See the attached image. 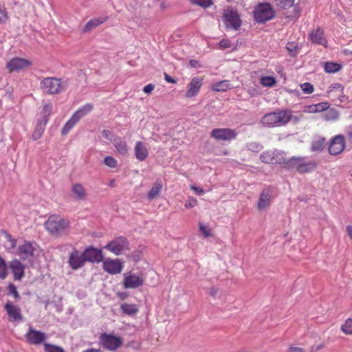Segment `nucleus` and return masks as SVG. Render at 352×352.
Segmentation results:
<instances>
[{"label":"nucleus","instance_id":"20","mask_svg":"<svg viewBox=\"0 0 352 352\" xmlns=\"http://www.w3.org/2000/svg\"><path fill=\"white\" fill-rule=\"evenodd\" d=\"M203 78L196 76L191 79L188 85V89L186 92V97L190 98L196 96L203 85Z\"/></svg>","mask_w":352,"mask_h":352},{"label":"nucleus","instance_id":"39","mask_svg":"<svg viewBox=\"0 0 352 352\" xmlns=\"http://www.w3.org/2000/svg\"><path fill=\"white\" fill-rule=\"evenodd\" d=\"M323 117L327 121L336 120L339 117V113L334 109H330L323 115Z\"/></svg>","mask_w":352,"mask_h":352},{"label":"nucleus","instance_id":"48","mask_svg":"<svg viewBox=\"0 0 352 352\" xmlns=\"http://www.w3.org/2000/svg\"><path fill=\"white\" fill-rule=\"evenodd\" d=\"M247 148L252 152L257 153L261 150L262 146L256 142H250L247 144Z\"/></svg>","mask_w":352,"mask_h":352},{"label":"nucleus","instance_id":"59","mask_svg":"<svg viewBox=\"0 0 352 352\" xmlns=\"http://www.w3.org/2000/svg\"><path fill=\"white\" fill-rule=\"evenodd\" d=\"M190 188L195 191V193L201 195L202 194H204V190L203 188H199V187H197L195 186H190Z\"/></svg>","mask_w":352,"mask_h":352},{"label":"nucleus","instance_id":"15","mask_svg":"<svg viewBox=\"0 0 352 352\" xmlns=\"http://www.w3.org/2000/svg\"><path fill=\"white\" fill-rule=\"evenodd\" d=\"M102 267L109 274H118L122 271L123 265L119 259L107 258L102 261Z\"/></svg>","mask_w":352,"mask_h":352},{"label":"nucleus","instance_id":"30","mask_svg":"<svg viewBox=\"0 0 352 352\" xmlns=\"http://www.w3.org/2000/svg\"><path fill=\"white\" fill-rule=\"evenodd\" d=\"M231 88L232 85L228 80H221L211 85L212 90L217 92L226 91Z\"/></svg>","mask_w":352,"mask_h":352},{"label":"nucleus","instance_id":"35","mask_svg":"<svg viewBox=\"0 0 352 352\" xmlns=\"http://www.w3.org/2000/svg\"><path fill=\"white\" fill-rule=\"evenodd\" d=\"M324 69L327 73H335L341 69V65L333 62H327L324 65Z\"/></svg>","mask_w":352,"mask_h":352},{"label":"nucleus","instance_id":"14","mask_svg":"<svg viewBox=\"0 0 352 352\" xmlns=\"http://www.w3.org/2000/svg\"><path fill=\"white\" fill-rule=\"evenodd\" d=\"M144 279L142 276L132 272H127L124 274L123 287L125 289H135L142 286Z\"/></svg>","mask_w":352,"mask_h":352},{"label":"nucleus","instance_id":"31","mask_svg":"<svg viewBox=\"0 0 352 352\" xmlns=\"http://www.w3.org/2000/svg\"><path fill=\"white\" fill-rule=\"evenodd\" d=\"M46 120H38L32 133V138L37 140L41 138L46 126Z\"/></svg>","mask_w":352,"mask_h":352},{"label":"nucleus","instance_id":"2","mask_svg":"<svg viewBox=\"0 0 352 352\" xmlns=\"http://www.w3.org/2000/svg\"><path fill=\"white\" fill-rule=\"evenodd\" d=\"M70 221L58 214L50 215L44 223L45 228L53 236H60L67 232Z\"/></svg>","mask_w":352,"mask_h":352},{"label":"nucleus","instance_id":"8","mask_svg":"<svg viewBox=\"0 0 352 352\" xmlns=\"http://www.w3.org/2000/svg\"><path fill=\"white\" fill-rule=\"evenodd\" d=\"M223 21L226 28L237 30L241 25L240 16L236 10H226L223 14Z\"/></svg>","mask_w":352,"mask_h":352},{"label":"nucleus","instance_id":"62","mask_svg":"<svg viewBox=\"0 0 352 352\" xmlns=\"http://www.w3.org/2000/svg\"><path fill=\"white\" fill-rule=\"evenodd\" d=\"M189 64L192 67H197L198 66V61L196 60H190Z\"/></svg>","mask_w":352,"mask_h":352},{"label":"nucleus","instance_id":"17","mask_svg":"<svg viewBox=\"0 0 352 352\" xmlns=\"http://www.w3.org/2000/svg\"><path fill=\"white\" fill-rule=\"evenodd\" d=\"M35 248L32 243L24 241L22 244L19 245L16 254L22 260H31Z\"/></svg>","mask_w":352,"mask_h":352},{"label":"nucleus","instance_id":"55","mask_svg":"<svg viewBox=\"0 0 352 352\" xmlns=\"http://www.w3.org/2000/svg\"><path fill=\"white\" fill-rule=\"evenodd\" d=\"M303 111L308 113H316L315 104L305 106Z\"/></svg>","mask_w":352,"mask_h":352},{"label":"nucleus","instance_id":"12","mask_svg":"<svg viewBox=\"0 0 352 352\" xmlns=\"http://www.w3.org/2000/svg\"><path fill=\"white\" fill-rule=\"evenodd\" d=\"M346 146L345 138L342 135L333 137L329 146V153L331 155H337L343 152Z\"/></svg>","mask_w":352,"mask_h":352},{"label":"nucleus","instance_id":"29","mask_svg":"<svg viewBox=\"0 0 352 352\" xmlns=\"http://www.w3.org/2000/svg\"><path fill=\"white\" fill-rule=\"evenodd\" d=\"M163 187L162 182L160 179H157L153 184L151 190L147 194V197L149 200H153L157 198Z\"/></svg>","mask_w":352,"mask_h":352},{"label":"nucleus","instance_id":"41","mask_svg":"<svg viewBox=\"0 0 352 352\" xmlns=\"http://www.w3.org/2000/svg\"><path fill=\"white\" fill-rule=\"evenodd\" d=\"M8 274V269L6 261L0 256V279H5Z\"/></svg>","mask_w":352,"mask_h":352},{"label":"nucleus","instance_id":"11","mask_svg":"<svg viewBox=\"0 0 352 352\" xmlns=\"http://www.w3.org/2000/svg\"><path fill=\"white\" fill-rule=\"evenodd\" d=\"M260 159L265 164H285V159L283 154L277 151H266L260 155Z\"/></svg>","mask_w":352,"mask_h":352},{"label":"nucleus","instance_id":"63","mask_svg":"<svg viewBox=\"0 0 352 352\" xmlns=\"http://www.w3.org/2000/svg\"><path fill=\"white\" fill-rule=\"evenodd\" d=\"M82 352H102V351L99 349H95L94 348H91V349H86Z\"/></svg>","mask_w":352,"mask_h":352},{"label":"nucleus","instance_id":"7","mask_svg":"<svg viewBox=\"0 0 352 352\" xmlns=\"http://www.w3.org/2000/svg\"><path fill=\"white\" fill-rule=\"evenodd\" d=\"M32 65V61L28 59L20 57H14L7 62L6 68L9 73H12L25 70Z\"/></svg>","mask_w":352,"mask_h":352},{"label":"nucleus","instance_id":"24","mask_svg":"<svg viewBox=\"0 0 352 352\" xmlns=\"http://www.w3.org/2000/svg\"><path fill=\"white\" fill-rule=\"evenodd\" d=\"M71 191L73 197L79 201H84L87 199V192L84 186L80 183L73 184Z\"/></svg>","mask_w":352,"mask_h":352},{"label":"nucleus","instance_id":"60","mask_svg":"<svg viewBox=\"0 0 352 352\" xmlns=\"http://www.w3.org/2000/svg\"><path fill=\"white\" fill-rule=\"evenodd\" d=\"M289 352H305V350L303 348L301 347H297V346H290Z\"/></svg>","mask_w":352,"mask_h":352},{"label":"nucleus","instance_id":"56","mask_svg":"<svg viewBox=\"0 0 352 352\" xmlns=\"http://www.w3.org/2000/svg\"><path fill=\"white\" fill-rule=\"evenodd\" d=\"M102 136L108 140H111L112 133L109 130L104 129L102 131Z\"/></svg>","mask_w":352,"mask_h":352},{"label":"nucleus","instance_id":"37","mask_svg":"<svg viewBox=\"0 0 352 352\" xmlns=\"http://www.w3.org/2000/svg\"><path fill=\"white\" fill-rule=\"evenodd\" d=\"M52 104L51 103L45 104L41 111V114L43 116V118L40 120H46V124H47L48 122L49 117L52 113Z\"/></svg>","mask_w":352,"mask_h":352},{"label":"nucleus","instance_id":"16","mask_svg":"<svg viewBox=\"0 0 352 352\" xmlns=\"http://www.w3.org/2000/svg\"><path fill=\"white\" fill-rule=\"evenodd\" d=\"M25 338L30 344L39 345L45 340L46 335L43 332L30 328Z\"/></svg>","mask_w":352,"mask_h":352},{"label":"nucleus","instance_id":"22","mask_svg":"<svg viewBox=\"0 0 352 352\" xmlns=\"http://www.w3.org/2000/svg\"><path fill=\"white\" fill-rule=\"evenodd\" d=\"M309 39L315 44L321 45L327 47V41L324 37V31L321 28H318L315 30H312L309 34Z\"/></svg>","mask_w":352,"mask_h":352},{"label":"nucleus","instance_id":"52","mask_svg":"<svg viewBox=\"0 0 352 352\" xmlns=\"http://www.w3.org/2000/svg\"><path fill=\"white\" fill-rule=\"evenodd\" d=\"M286 47H287V50L291 54H292L293 56H295L298 52V47L295 45L294 43H292V42L288 43L287 44Z\"/></svg>","mask_w":352,"mask_h":352},{"label":"nucleus","instance_id":"58","mask_svg":"<svg viewBox=\"0 0 352 352\" xmlns=\"http://www.w3.org/2000/svg\"><path fill=\"white\" fill-rule=\"evenodd\" d=\"M164 79L167 82L175 84L177 82L176 80H175L173 77L169 76L168 74L164 73Z\"/></svg>","mask_w":352,"mask_h":352},{"label":"nucleus","instance_id":"6","mask_svg":"<svg viewBox=\"0 0 352 352\" xmlns=\"http://www.w3.org/2000/svg\"><path fill=\"white\" fill-rule=\"evenodd\" d=\"M121 338L106 333L99 337V344L105 349L111 351H116L122 345Z\"/></svg>","mask_w":352,"mask_h":352},{"label":"nucleus","instance_id":"42","mask_svg":"<svg viewBox=\"0 0 352 352\" xmlns=\"http://www.w3.org/2000/svg\"><path fill=\"white\" fill-rule=\"evenodd\" d=\"M45 352H65L64 349L55 344L43 343Z\"/></svg>","mask_w":352,"mask_h":352},{"label":"nucleus","instance_id":"26","mask_svg":"<svg viewBox=\"0 0 352 352\" xmlns=\"http://www.w3.org/2000/svg\"><path fill=\"white\" fill-rule=\"evenodd\" d=\"M344 93V87L340 83H334L331 85L328 91L327 94L329 96H338L340 101L342 102L345 96L343 95Z\"/></svg>","mask_w":352,"mask_h":352},{"label":"nucleus","instance_id":"23","mask_svg":"<svg viewBox=\"0 0 352 352\" xmlns=\"http://www.w3.org/2000/svg\"><path fill=\"white\" fill-rule=\"evenodd\" d=\"M134 154L138 160L143 162L148 156V148L144 142L138 141L134 146Z\"/></svg>","mask_w":352,"mask_h":352},{"label":"nucleus","instance_id":"32","mask_svg":"<svg viewBox=\"0 0 352 352\" xmlns=\"http://www.w3.org/2000/svg\"><path fill=\"white\" fill-rule=\"evenodd\" d=\"M94 108L91 103H87L83 107L79 108L73 116L79 121L82 117L90 113Z\"/></svg>","mask_w":352,"mask_h":352},{"label":"nucleus","instance_id":"4","mask_svg":"<svg viewBox=\"0 0 352 352\" xmlns=\"http://www.w3.org/2000/svg\"><path fill=\"white\" fill-rule=\"evenodd\" d=\"M275 10L269 3H260L254 10V17L256 22L263 23L275 16Z\"/></svg>","mask_w":352,"mask_h":352},{"label":"nucleus","instance_id":"3","mask_svg":"<svg viewBox=\"0 0 352 352\" xmlns=\"http://www.w3.org/2000/svg\"><path fill=\"white\" fill-rule=\"evenodd\" d=\"M315 161H307L304 157H292L285 162V167L288 169H295L300 174L314 171L317 167Z\"/></svg>","mask_w":352,"mask_h":352},{"label":"nucleus","instance_id":"18","mask_svg":"<svg viewBox=\"0 0 352 352\" xmlns=\"http://www.w3.org/2000/svg\"><path fill=\"white\" fill-rule=\"evenodd\" d=\"M85 258L83 253L80 252L76 249H74L69 254L68 263L72 270H78L82 267L85 264Z\"/></svg>","mask_w":352,"mask_h":352},{"label":"nucleus","instance_id":"43","mask_svg":"<svg viewBox=\"0 0 352 352\" xmlns=\"http://www.w3.org/2000/svg\"><path fill=\"white\" fill-rule=\"evenodd\" d=\"M276 5L282 9L287 10L292 7L294 0H274Z\"/></svg>","mask_w":352,"mask_h":352},{"label":"nucleus","instance_id":"36","mask_svg":"<svg viewBox=\"0 0 352 352\" xmlns=\"http://www.w3.org/2000/svg\"><path fill=\"white\" fill-rule=\"evenodd\" d=\"M260 83L263 87H272L276 85V80L273 76H265L261 78Z\"/></svg>","mask_w":352,"mask_h":352},{"label":"nucleus","instance_id":"13","mask_svg":"<svg viewBox=\"0 0 352 352\" xmlns=\"http://www.w3.org/2000/svg\"><path fill=\"white\" fill-rule=\"evenodd\" d=\"M4 309L8 316V320L11 322H19L23 320L21 309L14 305L10 301H8L4 305Z\"/></svg>","mask_w":352,"mask_h":352},{"label":"nucleus","instance_id":"38","mask_svg":"<svg viewBox=\"0 0 352 352\" xmlns=\"http://www.w3.org/2000/svg\"><path fill=\"white\" fill-rule=\"evenodd\" d=\"M341 331L346 335H352V318H347L341 326Z\"/></svg>","mask_w":352,"mask_h":352},{"label":"nucleus","instance_id":"44","mask_svg":"<svg viewBox=\"0 0 352 352\" xmlns=\"http://www.w3.org/2000/svg\"><path fill=\"white\" fill-rule=\"evenodd\" d=\"M6 248L9 251H11L16 248V240L14 239L10 234H6Z\"/></svg>","mask_w":352,"mask_h":352},{"label":"nucleus","instance_id":"10","mask_svg":"<svg viewBox=\"0 0 352 352\" xmlns=\"http://www.w3.org/2000/svg\"><path fill=\"white\" fill-rule=\"evenodd\" d=\"M41 87L44 91L50 94H56L62 88L60 80L54 77L45 78L41 82Z\"/></svg>","mask_w":352,"mask_h":352},{"label":"nucleus","instance_id":"34","mask_svg":"<svg viewBox=\"0 0 352 352\" xmlns=\"http://www.w3.org/2000/svg\"><path fill=\"white\" fill-rule=\"evenodd\" d=\"M78 120L72 115L71 118L65 123L62 129L61 134L66 135L76 124Z\"/></svg>","mask_w":352,"mask_h":352},{"label":"nucleus","instance_id":"50","mask_svg":"<svg viewBox=\"0 0 352 352\" xmlns=\"http://www.w3.org/2000/svg\"><path fill=\"white\" fill-rule=\"evenodd\" d=\"M199 226V230L201 232L202 234L204 236V237L208 238V237L212 236L211 230L209 228H208L206 226L200 223Z\"/></svg>","mask_w":352,"mask_h":352},{"label":"nucleus","instance_id":"54","mask_svg":"<svg viewBox=\"0 0 352 352\" xmlns=\"http://www.w3.org/2000/svg\"><path fill=\"white\" fill-rule=\"evenodd\" d=\"M219 45L220 48L227 49V48L231 47L232 43L229 39L223 38L220 41Z\"/></svg>","mask_w":352,"mask_h":352},{"label":"nucleus","instance_id":"28","mask_svg":"<svg viewBox=\"0 0 352 352\" xmlns=\"http://www.w3.org/2000/svg\"><path fill=\"white\" fill-rule=\"evenodd\" d=\"M113 145L116 148V152L122 156L127 155L129 147L126 141L122 140L120 137H117L113 140Z\"/></svg>","mask_w":352,"mask_h":352},{"label":"nucleus","instance_id":"51","mask_svg":"<svg viewBox=\"0 0 352 352\" xmlns=\"http://www.w3.org/2000/svg\"><path fill=\"white\" fill-rule=\"evenodd\" d=\"M8 294L12 295L15 299L19 298V294L17 291L16 286L10 283L8 287Z\"/></svg>","mask_w":352,"mask_h":352},{"label":"nucleus","instance_id":"47","mask_svg":"<svg viewBox=\"0 0 352 352\" xmlns=\"http://www.w3.org/2000/svg\"><path fill=\"white\" fill-rule=\"evenodd\" d=\"M330 104L327 102H322L318 104H315L316 113L322 112L329 109Z\"/></svg>","mask_w":352,"mask_h":352},{"label":"nucleus","instance_id":"9","mask_svg":"<svg viewBox=\"0 0 352 352\" xmlns=\"http://www.w3.org/2000/svg\"><path fill=\"white\" fill-rule=\"evenodd\" d=\"M104 248L116 255H120L122 252L129 249V242L126 237L119 236L107 244Z\"/></svg>","mask_w":352,"mask_h":352},{"label":"nucleus","instance_id":"57","mask_svg":"<svg viewBox=\"0 0 352 352\" xmlns=\"http://www.w3.org/2000/svg\"><path fill=\"white\" fill-rule=\"evenodd\" d=\"M154 88L155 86L153 84H148L144 87L143 91L146 94H150L151 91H153Z\"/></svg>","mask_w":352,"mask_h":352},{"label":"nucleus","instance_id":"19","mask_svg":"<svg viewBox=\"0 0 352 352\" xmlns=\"http://www.w3.org/2000/svg\"><path fill=\"white\" fill-rule=\"evenodd\" d=\"M83 256L85 261L91 263H100L103 261V255L101 250L92 247L87 248L83 252Z\"/></svg>","mask_w":352,"mask_h":352},{"label":"nucleus","instance_id":"45","mask_svg":"<svg viewBox=\"0 0 352 352\" xmlns=\"http://www.w3.org/2000/svg\"><path fill=\"white\" fill-rule=\"evenodd\" d=\"M104 164L109 168H114L118 166L117 160L111 157L107 156L104 159Z\"/></svg>","mask_w":352,"mask_h":352},{"label":"nucleus","instance_id":"46","mask_svg":"<svg viewBox=\"0 0 352 352\" xmlns=\"http://www.w3.org/2000/svg\"><path fill=\"white\" fill-rule=\"evenodd\" d=\"M300 86L302 91L306 94H312L314 91V87L310 82H305Z\"/></svg>","mask_w":352,"mask_h":352},{"label":"nucleus","instance_id":"64","mask_svg":"<svg viewBox=\"0 0 352 352\" xmlns=\"http://www.w3.org/2000/svg\"><path fill=\"white\" fill-rule=\"evenodd\" d=\"M348 136H349V140L351 142H352V130L349 132Z\"/></svg>","mask_w":352,"mask_h":352},{"label":"nucleus","instance_id":"61","mask_svg":"<svg viewBox=\"0 0 352 352\" xmlns=\"http://www.w3.org/2000/svg\"><path fill=\"white\" fill-rule=\"evenodd\" d=\"M346 229L348 236L352 240V226H347Z\"/></svg>","mask_w":352,"mask_h":352},{"label":"nucleus","instance_id":"40","mask_svg":"<svg viewBox=\"0 0 352 352\" xmlns=\"http://www.w3.org/2000/svg\"><path fill=\"white\" fill-rule=\"evenodd\" d=\"M325 140L324 138H320L314 141L311 144V149L313 151H320L324 147Z\"/></svg>","mask_w":352,"mask_h":352},{"label":"nucleus","instance_id":"25","mask_svg":"<svg viewBox=\"0 0 352 352\" xmlns=\"http://www.w3.org/2000/svg\"><path fill=\"white\" fill-rule=\"evenodd\" d=\"M10 267L14 275V280H21L24 276V266L19 260L10 262Z\"/></svg>","mask_w":352,"mask_h":352},{"label":"nucleus","instance_id":"33","mask_svg":"<svg viewBox=\"0 0 352 352\" xmlns=\"http://www.w3.org/2000/svg\"><path fill=\"white\" fill-rule=\"evenodd\" d=\"M120 309L123 314L128 316H134L139 311L138 307L135 304L124 303L121 305Z\"/></svg>","mask_w":352,"mask_h":352},{"label":"nucleus","instance_id":"49","mask_svg":"<svg viewBox=\"0 0 352 352\" xmlns=\"http://www.w3.org/2000/svg\"><path fill=\"white\" fill-rule=\"evenodd\" d=\"M190 1L192 3L198 5L204 8L209 7L212 3L211 0H190Z\"/></svg>","mask_w":352,"mask_h":352},{"label":"nucleus","instance_id":"27","mask_svg":"<svg viewBox=\"0 0 352 352\" xmlns=\"http://www.w3.org/2000/svg\"><path fill=\"white\" fill-rule=\"evenodd\" d=\"M107 16L92 19L85 25V26L82 28V32L85 33L89 32L100 24H102L105 21H107Z\"/></svg>","mask_w":352,"mask_h":352},{"label":"nucleus","instance_id":"1","mask_svg":"<svg viewBox=\"0 0 352 352\" xmlns=\"http://www.w3.org/2000/svg\"><path fill=\"white\" fill-rule=\"evenodd\" d=\"M292 111L288 109H277L265 114L261 118V123L267 127L286 126L292 119Z\"/></svg>","mask_w":352,"mask_h":352},{"label":"nucleus","instance_id":"5","mask_svg":"<svg viewBox=\"0 0 352 352\" xmlns=\"http://www.w3.org/2000/svg\"><path fill=\"white\" fill-rule=\"evenodd\" d=\"M239 133L230 128H216L212 129L210 135L217 141L231 142L236 139Z\"/></svg>","mask_w":352,"mask_h":352},{"label":"nucleus","instance_id":"21","mask_svg":"<svg viewBox=\"0 0 352 352\" xmlns=\"http://www.w3.org/2000/svg\"><path fill=\"white\" fill-rule=\"evenodd\" d=\"M272 190L270 188L264 189L259 197L257 208L258 210H263L270 206Z\"/></svg>","mask_w":352,"mask_h":352},{"label":"nucleus","instance_id":"53","mask_svg":"<svg viewBox=\"0 0 352 352\" xmlns=\"http://www.w3.org/2000/svg\"><path fill=\"white\" fill-rule=\"evenodd\" d=\"M197 200L194 197L188 198L185 203L186 208H191L197 206Z\"/></svg>","mask_w":352,"mask_h":352}]
</instances>
